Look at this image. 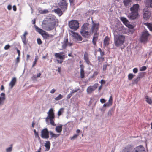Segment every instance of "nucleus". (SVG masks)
Returning <instances> with one entry per match:
<instances>
[{
    "instance_id": "57",
    "label": "nucleus",
    "mask_w": 152,
    "mask_h": 152,
    "mask_svg": "<svg viewBox=\"0 0 152 152\" xmlns=\"http://www.w3.org/2000/svg\"><path fill=\"white\" fill-rule=\"evenodd\" d=\"M34 133L35 137H39L38 135V133L36 132V131L35 129H34Z\"/></svg>"
},
{
    "instance_id": "5",
    "label": "nucleus",
    "mask_w": 152,
    "mask_h": 152,
    "mask_svg": "<svg viewBox=\"0 0 152 152\" xmlns=\"http://www.w3.org/2000/svg\"><path fill=\"white\" fill-rule=\"evenodd\" d=\"M69 26L71 29L75 31L79 28V23L77 20H73L69 22Z\"/></svg>"
},
{
    "instance_id": "43",
    "label": "nucleus",
    "mask_w": 152,
    "mask_h": 152,
    "mask_svg": "<svg viewBox=\"0 0 152 152\" xmlns=\"http://www.w3.org/2000/svg\"><path fill=\"white\" fill-rule=\"evenodd\" d=\"M98 60L99 62H102L104 61V58L101 56H99L98 57Z\"/></svg>"
},
{
    "instance_id": "6",
    "label": "nucleus",
    "mask_w": 152,
    "mask_h": 152,
    "mask_svg": "<svg viewBox=\"0 0 152 152\" xmlns=\"http://www.w3.org/2000/svg\"><path fill=\"white\" fill-rule=\"evenodd\" d=\"M151 13L147 7L145 8L143 10L142 15L143 18L147 20L148 19L151 15Z\"/></svg>"
},
{
    "instance_id": "60",
    "label": "nucleus",
    "mask_w": 152,
    "mask_h": 152,
    "mask_svg": "<svg viewBox=\"0 0 152 152\" xmlns=\"http://www.w3.org/2000/svg\"><path fill=\"white\" fill-rule=\"evenodd\" d=\"M98 74V72L97 71L94 72L93 74V76L95 77Z\"/></svg>"
},
{
    "instance_id": "18",
    "label": "nucleus",
    "mask_w": 152,
    "mask_h": 152,
    "mask_svg": "<svg viewBox=\"0 0 152 152\" xmlns=\"http://www.w3.org/2000/svg\"><path fill=\"white\" fill-rule=\"evenodd\" d=\"M84 59L88 64L91 65V63L89 60L88 54L86 52H85L84 53Z\"/></svg>"
},
{
    "instance_id": "35",
    "label": "nucleus",
    "mask_w": 152,
    "mask_h": 152,
    "mask_svg": "<svg viewBox=\"0 0 152 152\" xmlns=\"http://www.w3.org/2000/svg\"><path fill=\"white\" fill-rule=\"evenodd\" d=\"M140 80L139 77H137L136 78L134 79L133 80L132 84H136Z\"/></svg>"
},
{
    "instance_id": "13",
    "label": "nucleus",
    "mask_w": 152,
    "mask_h": 152,
    "mask_svg": "<svg viewBox=\"0 0 152 152\" xmlns=\"http://www.w3.org/2000/svg\"><path fill=\"white\" fill-rule=\"evenodd\" d=\"M133 149V147L130 145H128L124 148L122 150V152H132Z\"/></svg>"
},
{
    "instance_id": "28",
    "label": "nucleus",
    "mask_w": 152,
    "mask_h": 152,
    "mask_svg": "<svg viewBox=\"0 0 152 152\" xmlns=\"http://www.w3.org/2000/svg\"><path fill=\"white\" fill-rule=\"evenodd\" d=\"M55 56L56 58H58L61 60H63L65 58L64 55L62 56L59 53H56Z\"/></svg>"
},
{
    "instance_id": "58",
    "label": "nucleus",
    "mask_w": 152,
    "mask_h": 152,
    "mask_svg": "<svg viewBox=\"0 0 152 152\" xmlns=\"http://www.w3.org/2000/svg\"><path fill=\"white\" fill-rule=\"evenodd\" d=\"M72 94L71 92L70 94H69L67 95L66 98L68 99H69L71 98V97L72 96Z\"/></svg>"
},
{
    "instance_id": "64",
    "label": "nucleus",
    "mask_w": 152,
    "mask_h": 152,
    "mask_svg": "<svg viewBox=\"0 0 152 152\" xmlns=\"http://www.w3.org/2000/svg\"><path fill=\"white\" fill-rule=\"evenodd\" d=\"M7 9L9 10H10L12 9V6L11 5H9L7 6Z\"/></svg>"
},
{
    "instance_id": "3",
    "label": "nucleus",
    "mask_w": 152,
    "mask_h": 152,
    "mask_svg": "<svg viewBox=\"0 0 152 152\" xmlns=\"http://www.w3.org/2000/svg\"><path fill=\"white\" fill-rule=\"evenodd\" d=\"M56 22L54 19L53 20L52 22H50L46 24V26L43 25V28L47 31H50L53 29L56 25Z\"/></svg>"
},
{
    "instance_id": "33",
    "label": "nucleus",
    "mask_w": 152,
    "mask_h": 152,
    "mask_svg": "<svg viewBox=\"0 0 152 152\" xmlns=\"http://www.w3.org/2000/svg\"><path fill=\"white\" fill-rule=\"evenodd\" d=\"M145 98L146 99V101L148 103L150 104H152V100L150 98H149L147 96H145Z\"/></svg>"
},
{
    "instance_id": "11",
    "label": "nucleus",
    "mask_w": 152,
    "mask_h": 152,
    "mask_svg": "<svg viewBox=\"0 0 152 152\" xmlns=\"http://www.w3.org/2000/svg\"><path fill=\"white\" fill-rule=\"evenodd\" d=\"M128 17L131 20L135 19L138 17V13L134 12H131L128 15Z\"/></svg>"
},
{
    "instance_id": "44",
    "label": "nucleus",
    "mask_w": 152,
    "mask_h": 152,
    "mask_svg": "<svg viewBox=\"0 0 152 152\" xmlns=\"http://www.w3.org/2000/svg\"><path fill=\"white\" fill-rule=\"evenodd\" d=\"M135 76L134 75H133L132 74L130 73L129 74L128 76V77L129 80H131Z\"/></svg>"
},
{
    "instance_id": "2",
    "label": "nucleus",
    "mask_w": 152,
    "mask_h": 152,
    "mask_svg": "<svg viewBox=\"0 0 152 152\" xmlns=\"http://www.w3.org/2000/svg\"><path fill=\"white\" fill-rule=\"evenodd\" d=\"M114 41L115 46L117 47L121 46L125 42V37L122 35L114 34Z\"/></svg>"
},
{
    "instance_id": "62",
    "label": "nucleus",
    "mask_w": 152,
    "mask_h": 152,
    "mask_svg": "<svg viewBox=\"0 0 152 152\" xmlns=\"http://www.w3.org/2000/svg\"><path fill=\"white\" fill-rule=\"evenodd\" d=\"M110 106L109 104H108V103H106V104H104L103 105V107H105L107 106V107H109Z\"/></svg>"
},
{
    "instance_id": "26",
    "label": "nucleus",
    "mask_w": 152,
    "mask_h": 152,
    "mask_svg": "<svg viewBox=\"0 0 152 152\" xmlns=\"http://www.w3.org/2000/svg\"><path fill=\"white\" fill-rule=\"evenodd\" d=\"M109 38L107 36H106L104 40V45L107 46L109 44Z\"/></svg>"
},
{
    "instance_id": "17",
    "label": "nucleus",
    "mask_w": 152,
    "mask_h": 152,
    "mask_svg": "<svg viewBox=\"0 0 152 152\" xmlns=\"http://www.w3.org/2000/svg\"><path fill=\"white\" fill-rule=\"evenodd\" d=\"M68 42V39L67 37L64 38V39L63 41L61 42L62 47L63 49H65L67 46Z\"/></svg>"
},
{
    "instance_id": "49",
    "label": "nucleus",
    "mask_w": 152,
    "mask_h": 152,
    "mask_svg": "<svg viewBox=\"0 0 152 152\" xmlns=\"http://www.w3.org/2000/svg\"><path fill=\"white\" fill-rule=\"evenodd\" d=\"M37 44L39 45H40L42 44V42L41 39L39 38H38L37 39Z\"/></svg>"
},
{
    "instance_id": "55",
    "label": "nucleus",
    "mask_w": 152,
    "mask_h": 152,
    "mask_svg": "<svg viewBox=\"0 0 152 152\" xmlns=\"http://www.w3.org/2000/svg\"><path fill=\"white\" fill-rule=\"evenodd\" d=\"M99 51L100 52V56H103L104 54V52L102 51V50L100 48L99 49Z\"/></svg>"
},
{
    "instance_id": "7",
    "label": "nucleus",
    "mask_w": 152,
    "mask_h": 152,
    "mask_svg": "<svg viewBox=\"0 0 152 152\" xmlns=\"http://www.w3.org/2000/svg\"><path fill=\"white\" fill-rule=\"evenodd\" d=\"M92 26L91 28V33L95 32L94 35L97 34V32L99 29V23H94L93 20L92 21Z\"/></svg>"
},
{
    "instance_id": "51",
    "label": "nucleus",
    "mask_w": 152,
    "mask_h": 152,
    "mask_svg": "<svg viewBox=\"0 0 152 152\" xmlns=\"http://www.w3.org/2000/svg\"><path fill=\"white\" fill-rule=\"evenodd\" d=\"M146 69L147 67L146 66H142L140 68V70L141 71H144L146 70Z\"/></svg>"
},
{
    "instance_id": "15",
    "label": "nucleus",
    "mask_w": 152,
    "mask_h": 152,
    "mask_svg": "<svg viewBox=\"0 0 152 152\" xmlns=\"http://www.w3.org/2000/svg\"><path fill=\"white\" fill-rule=\"evenodd\" d=\"M0 96H0V107L4 104V101L6 99L5 94L4 93H1Z\"/></svg>"
},
{
    "instance_id": "20",
    "label": "nucleus",
    "mask_w": 152,
    "mask_h": 152,
    "mask_svg": "<svg viewBox=\"0 0 152 152\" xmlns=\"http://www.w3.org/2000/svg\"><path fill=\"white\" fill-rule=\"evenodd\" d=\"M89 25L88 23H84L81 27L80 31H86L88 30Z\"/></svg>"
},
{
    "instance_id": "25",
    "label": "nucleus",
    "mask_w": 152,
    "mask_h": 152,
    "mask_svg": "<svg viewBox=\"0 0 152 152\" xmlns=\"http://www.w3.org/2000/svg\"><path fill=\"white\" fill-rule=\"evenodd\" d=\"M54 12L57 13L58 15L60 16L63 14L62 11L61 10L60 8H58L54 10Z\"/></svg>"
},
{
    "instance_id": "12",
    "label": "nucleus",
    "mask_w": 152,
    "mask_h": 152,
    "mask_svg": "<svg viewBox=\"0 0 152 152\" xmlns=\"http://www.w3.org/2000/svg\"><path fill=\"white\" fill-rule=\"evenodd\" d=\"M145 148L142 145H140L134 148L132 152H145Z\"/></svg>"
},
{
    "instance_id": "48",
    "label": "nucleus",
    "mask_w": 152,
    "mask_h": 152,
    "mask_svg": "<svg viewBox=\"0 0 152 152\" xmlns=\"http://www.w3.org/2000/svg\"><path fill=\"white\" fill-rule=\"evenodd\" d=\"M38 59L37 56H36L34 61L33 62L32 67H33L36 64V62Z\"/></svg>"
},
{
    "instance_id": "16",
    "label": "nucleus",
    "mask_w": 152,
    "mask_h": 152,
    "mask_svg": "<svg viewBox=\"0 0 152 152\" xmlns=\"http://www.w3.org/2000/svg\"><path fill=\"white\" fill-rule=\"evenodd\" d=\"M139 5L138 4H134L133 6L130 8V10L131 12H134L138 13Z\"/></svg>"
},
{
    "instance_id": "37",
    "label": "nucleus",
    "mask_w": 152,
    "mask_h": 152,
    "mask_svg": "<svg viewBox=\"0 0 152 152\" xmlns=\"http://www.w3.org/2000/svg\"><path fill=\"white\" fill-rule=\"evenodd\" d=\"M75 37L78 40L81 41L82 40V38L78 34H76L75 35Z\"/></svg>"
},
{
    "instance_id": "22",
    "label": "nucleus",
    "mask_w": 152,
    "mask_h": 152,
    "mask_svg": "<svg viewBox=\"0 0 152 152\" xmlns=\"http://www.w3.org/2000/svg\"><path fill=\"white\" fill-rule=\"evenodd\" d=\"M120 20L123 22L124 24L126 26H132V25H129V24H128L129 21L126 18L124 17H121L120 18Z\"/></svg>"
},
{
    "instance_id": "61",
    "label": "nucleus",
    "mask_w": 152,
    "mask_h": 152,
    "mask_svg": "<svg viewBox=\"0 0 152 152\" xmlns=\"http://www.w3.org/2000/svg\"><path fill=\"white\" fill-rule=\"evenodd\" d=\"M80 70H81V69L82 70H84V66L83 64L80 65Z\"/></svg>"
},
{
    "instance_id": "40",
    "label": "nucleus",
    "mask_w": 152,
    "mask_h": 152,
    "mask_svg": "<svg viewBox=\"0 0 152 152\" xmlns=\"http://www.w3.org/2000/svg\"><path fill=\"white\" fill-rule=\"evenodd\" d=\"M80 76L81 78H83L84 77V70H80Z\"/></svg>"
},
{
    "instance_id": "36",
    "label": "nucleus",
    "mask_w": 152,
    "mask_h": 152,
    "mask_svg": "<svg viewBox=\"0 0 152 152\" xmlns=\"http://www.w3.org/2000/svg\"><path fill=\"white\" fill-rule=\"evenodd\" d=\"M97 36H96L94 34L92 39V42L93 44L94 45H96V42L97 41Z\"/></svg>"
},
{
    "instance_id": "38",
    "label": "nucleus",
    "mask_w": 152,
    "mask_h": 152,
    "mask_svg": "<svg viewBox=\"0 0 152 152\" xmlns=\"http://www.w3.org/2000/svg\"><path fill=\"white\" fill-rule=\"evenodd\" d=\"M114 109L112 108L110 109L108 111V115L109 116H112L113 113Z\"/></svg>"
},
{
    "instance_id": "52",
    "label": "nucleus",
    "mask_w": 152,
    "mask_h": 152,
    "mask_svg": "<svg viewBox=\"0 0 152 152\" xmlns=\"http://www.w3.org/2000/svg\"><path fill=\"white\" fill-rule=\"evenodd\" d=\"M79 90H80L79 88H78L77 89V88H75V89L72 90V91L71 92L72 94L74 93L77 92Z\"/></svg>"
},
{
    "instance_id": "56",
    "label": "nucleus",
    "mask_w": 152,
    "mask_h": 152,
    "mask_svg": "<svg viewBox=\"0 0 152 152\" xmlns=\"http://www.w3.org/2000/svg\"><path fill=\"white\" fill-rule=\"evenodd\" d=\"M10 47V46L9 45H6L4 47V49L7 50Z\"/></svg>"
},
{
    "instance_id": "34",
    "label": "nucleus",
    "mask_w": 152,
    "mask_h": 152,
    "mask_svg": "<svg viewBox=\"0 0 152 152\" xmlns=\"http://www.w3.org/2000/svg\"><path fill=\"white\" fill-rule=\"evenodd\" d=\"M144 24L147 26L150 31H152V23H146Z\"/></svg>"
},
{
    "instance_id": "46",
    "label": "nucleus",
    "mask_w": 152,
    "mask_h": 152,
    "mask_svg": "<svg viewBox=\"0 0 152 152\" xmlns=\"http://www.w3.org/2000/svg\"><path fill=\"white\" fill-rule=\"evenodd\" d=\"M112 101H113L112 97V96L111 95L110 97V98L108 100V104H109L110 105H111L112 104Z\"/></svg>"
},
{
    "instance_id": "1",
    "label": "nucleus",
    "mask_w": 152,
    "mask_h": 152,
    "mask_svg": "<svg viewBox=\"0 0 152 152\" xmlns=\"http://www.w3.org/2000/svg\"><path fill=\"white\" fill-rule=\"evenodd\" d=\"M48 116L45 118V121L48 124H49V120L50 121V124L53 126H56V124L54 123L55 119V114L52 108H50L49 111L47 113Z\"/></svg>"
},
{
    "instance_id": "19",
    "label": "nucleus",
    "mask_w": 152,
    "mask_h": 152,
    "mask_svg": "<svg viewBox=\"0 0 152 152\" xmlns=\"http://www.w3.org/2000/svg\"><path fill=\"white\" fill-rule=\"evenodd\" d=\"M132 0H124L123 4L127 8L129 7L131 4Z\"/></svg>"
},
{
    "instance_id": "47",
    "label": "nucleus",
    "mask_w": 152,
    "mask_h": 152,
    "mask_svg": "<svg viewBox=\"0 0 152 152\" xmlns=\"http://www.w3.org/2000/svg\"><path fill=\"white\" fill-rule=\"evenodd\" d=\"M12 145H11V146L6 149L7 152H11L12 150Z\"/></svg>"
},
{
    "instance_id": "53",
    "label": "nucleus",
    "mask_w": 152,
    "mask_h": 152,
    "mask_svg": "<svg viewBox=\"0 0 152 152\" xmlns=\"http://www.w3.org/2000/svg\"><path fill=\"white\" fill-rule=\"evenodd\" d=\"M37 78L36 75H34L31 77V78L33 80H36V78Z\"/></svg>"
},
{
    "instance_id": "50",
    "label": "nucleus",
    "mask_w": 152,
    "mask_h": 152,
    "mask_svg": "<svg viewBox=\"0 0 152 152\" xmlns=\"http://www.w3.org/2000/svg\"><path fill=\"white\" fill-rule=\"evenodd\" d=\"M78 136V134H75L70 138V139L71 140H74L75 139H76Z\"/></svg>"
},
{
    "instance_id": "29",
    "label": "nucleus",
    "mask_w": 152,
    "mask_h": 152,
    "mask_svg": "<svg viewBox=\"0 0 152 152\" xmlns=\"http://www.w3.org/2000/svg\"><path fill=\"white\" fill-rule=\"evenodd\" d=\"M50 142L49 141H46V143L45 145V146L46 148V150L47 151H48L50 148Z\"/></svg>"
},
{
    "instance_id": "63",
    "label": "nucleus",
    "mask_w": 152,
    "mask_h": 152,
    "mask_svg": "<svg viewBox=\"0 0 152 152\" xmlns=\"http://www.w3.org/2000/svg\"><path fill=\"white\" fill-rule=\"evenodd\" d=\"M17 52L18 54V56H20V52L19 50H18L17 48H16Z\"/></svg>"
},
{
    "instance_id": "42",
    "label": "nucleus",
    "mask_w": 152,
    "mask_h": 152,
    "mask_svg": "<svg viewBox=\"0 0 152 152\" xmlns=\"http://www.w3.org/2000/svg\"><path fill=\"white\" fill-rule=\"evenodd\" d=\"M145 75V72H140L139 73L137 77H139V79L140 80L141 78L143 77Z\"/></svg>"
},
{
    "instance_id": "59",
    "label": "nucleus",
    "mask_w": 152,
    "mask_h": 152,
    "mask_svg": "<svg viewBox=\"0 0 152 152\" xmlns=\"http://www.w3.org/2000/svg\"><path fill=\"white\" fill-rule=\"evenodd\" d=\"M138 72V69L137 68H134L133 69V72L134 73H136Z\"/></svg>"
},
{
    "instance_id": "23",
    "label": "nucleus",
    "mask_w": 152,
    "mask_h": 152,
    "mask_svg": "<svg viewBox=\"0 0 152 152\" xmlns=\"http://www.w3.org/2000/svg\"><path fill=\"white\" fill-rule=\"evenodd\" d=\"M145 2L147 7L152 8V0H145Z\"/></svg>"
},
{
    "instance_id": "31",
    "label": "nucleus",
    "mask_w": 152,
    "mask_h": 152,
    "mask_svg": "<svg viewBox=\"0 0 152 152\" xmlns=\"http://www.w3.org/2000/svg\"><path fill=\"white\" fill-rule=\"evenodd\" d=\"M34 27L35 28L36 31L39 32L40 34H41L42 32H44L43 31H44L41 28H39L37 26L35 25H34Z\"/></svg>"
},
{
    "instance_id": "54",
    "label": "nucleus",
    "mask_w": 152,
    "mask_h": 152,
    "mask_svg": "<svg viewBox=\"0 0 152 152\" xmlns=\"http://www.w3.org/2000/svg\"><path fill=\"white\" fill-rule=\"evenodd\" d=\"M107 64H104L103 65V71H105L106 70L107 68Z\"/></svg>"
},
{
    "instance_id": "45",
    "label": "nucleus",
    "mask_w": 152,
    "mask_h": 152,
    "mask_svg": "<svg viewBox=\"0 0 152 152\" xmlns=\"http://www.w3.org/2000/svg\"><path fill=\"white\" fill-rule=\"evenodd\" d=\"M63 108H61L59 110L58 113V116H60L62 114L63 111Z\"/></svg>"
},
{
    "instance_id": "9",
    "label": "nucleus",
    "mask_w": 152,
    "mask_h": 152,
    "mask_svg": "<svg viewBox=\"0 0 152 152\" xmlns=\"http://www.w3.org/2000/svg\"><path fill=\"white\" fill-rule=\"evenodd\" d=\"M41 137L44 139H48L49 137V132L47 128L43 129L41 131Z\"/></svg>"
},
{
    "instance_id": "32",
    "label": "nucleus",
    "mask_w": 152,
    "mask_h": 152,
    "mask_svg": "<svg viewBox=\"0 0 152 152\" xmlns=\"http://www.w3.org/2000/svg\"><path fill=\"white\" fill-rule=\"evenodd\" d=\"M44 32H42L41 35L45 39H47L48 38L49 36V35L45 31H43Z\"/></svg>"
},
{
    "instance_id": "41",
    "label": "nucleus",
    "mask_w": 152,
    "mask_h": 152,
    "mask_svg": "<svg viewBox=\"0 0 152 152\" xmlns=\"http://www.w3.org/2000/svg\"><path fill=\"white\" fill-rule=\"evenodd\" d=\"M63 97V96L61 94H59V95L54 99L55 100L58 101L61 99Z\"/></svg>"
},
{
    "instance_id": "27",
    "label": "nucleus",
    "mask_w": 152,
    "mask_h": 152,
    "mask_svg": "<svg viewBox=\"0 0 152 152\" xmlns=\"http://www.w3.org/2000/svg\"><path fill=\"white\" fill-rule=\"evenodd\" d=\"M62 125H60L59 126H57L55 129L56 132L59 133H61L62 130Z\"/></svg>"
},
{
    "instance_id": "39",
    "label": "nucleus",
    "mask_w": 152,
    "mask_h": 152,
    "mask_svg": "<svg viewBox=\"0 0 152 152\" xmlns=\"http://www.w3.org/2000/svg\"><path fill=\"white\" fill-rule=\"evenodd\" d=\"M39 12L41 14H47L49 12V11L47 10H41L39 11Z\"/></svg>"
},
{
    "instance_id": "21",
    "label": "nucleus",
    "mask_w": 152,
    "mask_h": 152,
    "mask_svg": "<svg viewBox=\"0 0 152 152\" xmlns=\"http://www.w3.org/2000/svg\"><path fill=\"white\" fill-rule=\"evenodd\" d=\"M80 34L82 36L85 38H88L89 37L90 35V34H91V32L89 33L88 31H80Z\"/></svg>"
},
{
    "instance_id": "10",
    "label": "nucleus",
    "mask_w": 152,
    "mask_h": 152,
    "mask_svg": "<svg viewBox=\"0 0 152 152\" xmlns=\"http://www.w3.org/2000/svg\"><path fill=\"white\" fill-rule=\"evenodd\" d=\"M97 84H95L92 86L88 87L87 89V92L88 94H90L96 90L97 87Z\"/></svg>"
},
{
    "instance_id": "24",
    "label": "nucleus",
    "mask_w": 152,
    "mask_h": 152,
    "mask_svg": "<svg viewBox=\"0 0 152 152\" xmlns=\"http://www.w3.org/2000/svg\"><path fill=\"white\" fill-rule=\"evenodd\" d=\"M16 82V77H14L13 78L11 82L9 83V85L12 88L14 86Z\"/></svg>"
},
{
    "instance_id": "8",
    "label": "nucleus",
    "mask_w": 152,
    "mask_h": 152,
    "mask_svg": "<svg viewBox=\"0 0 152 152\" xmlns=\"http://www.w3.org/2000/svg\"><path fill=\"white\" fill-rule=\"evenodd\" d=\"M67 3L64 0H61L58 3L59 7L63 12H64L67 9Z\"/></svg>"
},
{
    "instance_id": "14",
    "label": "nucleus",
    "mask_w": 152,
    "mask_h": 152,
    "mask_svg": "<svg viewBox=\"0 0 152 152\" xmlns=\"http://www.w3.org/2000/svg\"><path fill=\"white\" fill-rule=\"evenodd\" d=\"M28 34V33L27 31H25L24 34L21 36V38L22 39V42L25 45H27L28 42V40L26 39V35Z\"/></svg>"
},
{
    "instance_id": "4",
    "label": "nucleus",
    "mask_w": 152,
    "mask_h": 152,
    "mask_svg": "<svg viewBox=\"0 0 152 152\" xmlns=\"http://www.w3.org/2000/svg\"><path fill=\"white\" fill-rule=\"evenodd\" d=\"M149 35L150 34L147 30H145L142 32L140 38V41L141 42L147 41Z\"/></svg>"
},
{
    "instance_id": "30",
    "label": "nucleus",
    "mask_w": 152,
    "mask_h": 152,
    "mask_svg": "<svg viewBox=\"0 0 152 152\" xmlns=\"http://www.w3.org/2000/svg\"><path fill=\"white\" fill-rule=\"evenodd\" d=\"M50 133L51 136V137L52 138H56L58 137L60 135V134H54L52 131H50Z\"/></svg>"
}]
</instances>
